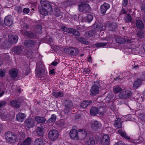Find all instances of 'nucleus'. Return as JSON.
<instances>
[{
  "label": "nucleus",
  "instance_id": "nucleus-35",
  "mask_svg": "<svg viewBox=\"0 0 145 145\" xmlns=\"http://www.w3.org/2000/svg\"><path fill=\"white\" fill-rule=\"evenodd\" d=\"M36 44V42L33 40H25L24 43V45H33Z\"/></svg>",
  "mask_w": 145,
  "mask_h": 145
},
{
  "label": "nucleus",
  "instance_id": "nucleus-48",
  "mask_svg": "<svg viewBox=\"0 0 145 145\" xmlns=\"http://www.w3.org/2000/svg\"><path fill=\"white\" fill-rule=\"evenodd\" d=\"M95 141L94 138H90L87 141V144L88 145H93L95 144Z\"/></svg>",
  "mask_w": 145,
  "mask_h": 145
},
{
  "label": "nucleus",
  "instance_id": "nucleus-22",
  "mask_svg": "<svg viewBox=\"0 0 145 145\" xmlns=\"http://www.w3.org/2000/svg\"><path fill=\"white\" fill-rule=\"evenodd\" d=\"M10 104L11 106L16 108H18L20 106V103L17 100L11 101Z\"/></svg>",
  "mask_w": 145,
  "mask_h": 145
},
{
  "label": "nucleus",
  "instance_id": "nucleus-56",
  "mask_svg": "<svg viewBox=\"0 0 145 145\" xmlns=\"http://www.w3.org/2000/svg\"><path fill=\"white\" fill-rule=\"evenodd\" d=\"M15 9L18 13H20L22 12V8L20 7H17L15 8Z\"/></svg>",
  "mask_w": 145,
  "mask_h": 145
},
{
  "label": "nucleus",
  "instance_id": "nucleus-57",
  "mask_svg": "<svg viewBox=\"0 0 145 145\" xmlns=\"http://www.w3.org/2000/svg\"><path fill=\"white\" fill-rule=\"evenodd\" d=\"M137 36L140 38H143L144 37L143 33L141 31H139L137 33Z\"/></svg>",
  "mask_w": 145,
  "mask_h": 145
},
{
  "label": "nucleus",
  "instance_id": "nucleus-5",
  "mask_svg": "<svg viewBox=\"0 0 145 145\" xmlns=\"http://www.w3.org/2000/svg\"><path fill=\"white\" fill-rule=\"evenodd\" d=\"M59 136L58 131L55 129L50 131L48 134L49 139L51 141H54L56 140Z\"/></svg>",
  "mask_w": 145,
  "mask_h": 145
},
{
  "label": "nucleus",
  "instance_id": "nucleus-25",
  "mask_svg": "<svg viewBox=\"0 0 145 145\" xmlns=\"http://www.w3.org/2000/svg\"><path fill=\"white\" fill-rule=\"evenodd\" d=\"M24 47L23 46H17L14 48L13 51L15 53L20 54L22 52V51Z\"/></svg>",
  "mask_w": 145,
  "mask_h": 145
},
{
  "label": "nucleus",
  "instance_id": "nucleus-27",
  "mask_svg": "<svg viewBox=\"0 0 145 145\" xmlns=\"http://www.w3.org/2000/svg\"><path fill=\"white\" fill-rule=\"evenodd\" d=\"M92 103L91 101L86 100L83 101L80 104V106L82 108H85Z\"/></svg>",
  "mask_w": 145,
  "mask_h": 145
},
{
  "label": "nucleus",
  "instance_id": "nucleus-6",
  "mask_svg": "<svg viewBox=\"0 0 145 145\" xmlns=\"http://www.w3.org/2000/svg\"><path fill=\"white\" fill-rule=\"evenodd\" d=\"M35 123V121L33 119L28 118L25 121L24 125L27 128H31L34 127Z\"/></svg>",
  "mask_w": 145,
  "mask_h": 145
},
{
  "label": "nucleus",
  "instance_id": "nucleus-16",
  "mask_svg": "<svg viewBox=\"0 0 145 145\" xmlns=\"http://www.w3.org/2000/svg\"><path fill=\"white\" fill-rule=\"evenodd\" d=\"M135 25L137 29L139 30H142L144 28V25L142 21L140 20H136Z\"/></svg>",
  "mask_w": 145,
  "mask_h": 145
},
{
  "label": "nucleus",
  "instance_id": "nucleus-39",
  "mask_svg": "<svg viewBox=\"0 0 145 145\" xmlns=\"http://www.w3.org/2000/svg\"><path fill=\"white\" fill-rule=\"evenodd\" d=\"M52 95L56 98H59L62 97L63 95V93L61 91L54 92L52 93Z\"/></svg>",
  "mask_w": 145,
  "mask_h": 145
},
{
  "label": "nucleus",
  "instance_id": "nucleus-60",
  "mask_svg": "<svg viewBox=\"0 0 145 145\" xmlns=\"http://www.w3.org/2000/svg\"><path fill=\"white\" fill-rule=\"evenodd\" d=\"M115 145H126L124 142L122 141H120L116 143Z\"/></svg>",
  "mask_w": 145,
  "mask_h": 145
},
{
  "label": "nucleus",
  "instance_id": "nucleus-14",
  "mask_svg": "<svg viewBox=\"0 0 145 145\" xmlns=\"http://www.w3.org/2000/svg\"><path fill=\"white\" fill-rule=\"evenodd\" d=\"M92 30L95 33L97 31H100L103 30V25L101 24H94L92 26Z\"/></svg>",
  "mask_w": 145,
  "mask_h": 145
},
{
  "label": "nucleus",
  "instance_id": "nucleus-37",
  "mask_svg": "<svg viewBox=\"0 0 145 145\" xmlns=\"http://www.w3.org/2000/svg\"><path fill=\"white\" fill-rule=\"evenodd\" d=\"M44 143L43 139L42 138L36 139L34 142V145H44Z\"/></svg>",
  "mask_w": 145,
  "mask_h": 145
},
{
  "label": "nucleus",
  "instance_id": "nucleus-59",
  "mask_svg": "<svg viewBox=\"0 0 145 145\" xmlns=\"http://www.w3.org/2000/svg\"><path fill=\"white\" fill-rule=\"evenodd\" d=\"M23 11L24 13L28 14L29 12V8H25L23 9Z\"/></svg>",
  "mask_w": 145,
  "mask_h": 145
},
{
  "label": "nucleus",
  "instance_id": "nucleus-54",
  "mask_svg": "<svg viewBox=\"0 0 145 145\" xmlns=\"http://www.w3.org/2000/svg\"><path fill=\"white\" fill-rule=\"evenodd\" d=\"M25 71V74L26 75H27L30 72V70L29 67H28L26 68Z\"/></svg>",
  "mask_w": 145,
  "mask_h": 145
},
{
  "label": "nucleus",
  "instance_id": "nucleus-44",
  "mask_svg": "<svg viewBox=\"0 0 145 145\" xmlns=\"http://www.w3.org/2000/svg\"><path fill=\"white\" fill-rule=\"evenodd\" d=\"M54 14L56 16L59 17L61 15V12L60 9L56 8L54 10Z\"/></svg>",
  "mask_w": 145,
  "mask_h": 145
},
{
  "label": "nucleus",
  "instance_id": "nucleus-42",
  "mask_svg": "<svg viewBox=\"0 0 145 145\" xmlns=\"http://www.w3.org/2000/svg\"><path fill=\"white\" fill-rule=\"evenodd\" d=\"M124 20L126 23L131 22L132 18L129 14H128L125 16Z\"/></svg>",
  "mask_w": 145,
  "mask_h": 145
},
{
  "label": "nucleus",
  "instance_id": "nucleus-53",
  "mask_svg": "<svg viewBox=\"0 0 145 145\" xmlns=\"http://www.w3.org/2000/svg\"><path fill=\"white\" fill-rule=\"evenodd\" d=\"M6 104V102L5 101L0 102V109L4 107Z\"/></svg>",
  "mask_w": 145,
  "mask_h": 145
},
{
  "label": "nucleus",
  "instance_id": "nucleus-15",
  "mask_svg": "<svg viewBox=\"0 0 145 145\" xmlns=\"http://www.w3.org/2000/svg\"><path fill=\"white\" fill-rule=\"evenodd\" d=\"M101 123L98 121H95L91 123V128L94 131H96L100 128Z\"/></svg>",
  "mask_w": 145,
  "mask_h": 145
},
{
  "label": "nucleus",
  "instance_id": "nucleus-1",
  "mask_svg": "<svg viewBox=\"0 0 145 145\" xmlns=\"http://www.w3.org/2000/svg\"><path fill=\"white\" fill-rule=\"evenodd\" d=\"M41 6H39L38 8L40 13L42 15L46 16L51 14L52 8L51 5L47 1H41Z\"/></svg>",
  "mask_w": 145,
  "mask_h": 145
},
{
  "label": "nucleus",
  "instance_id": "nucleus-26",
  "mask_svg": "<svg viewBox=\"0 0 145 145\" xmlns=\"http://www.w3.org/2000/svg\"><path fill=\"white\" fill-rule=\"evenodd\" d=\"M32 141V139L30 137H27L21 142L20 145H30Z\"/></svg>",
  "mask_w": 145,
  "mask_h": 145
},
{
  "label": "nucleus",
  "instance_id": "nucleus-30",
  "mask_svg": "<svg viewBox=\"0 0 145 145\" xmlns=\"http://www.w3.org/2000/svg\"><path fill=\"white\" fill-rule=\"evenodd\" d=\"M25 114H24L19 113L16 116L17 120L20 122H22L25 118Z\"/></svg>",
  "mask_w": 145,
  "mask_h": 145
},
{
  "label": "nucleus",
  "instance_id": "nucleus-2",
  "mask_svg": "<svg viewBox=\"0 0 145 145\" xmlns=\"http://www.w3.org/2000/svg\"><path fill=\"white\" fill-rule=\"evenodd\" d=\"M35 72L36 75L38 78L44 79L47 78V71L44 65L41 62H39L37 64Z\"/></svg>",
  "mask_w": 145,
  "mask_h": 145
},
{
  "label": "nucleus",
  "instance_id": "nucleus-47",
  "mask_svg": "<svg viewBox=\"0 0 145 145\" xmlns=\"http://www.w3.org/2000/svg\"><path fill=\"white\" fill-rule=\"evenodd\" d=\"M56 119V116L54 114L52 115L51 117L48 121V123H52L55 122Z\"/></svg>",
  "mask_w": 145,
  "mask_h": 145
},
{
  "label": "nucleus",
  "instance_id": "nucleus-9",
  "mask_svg": "<svg viewBox=\"0 0 145 145\" xmlns=\"http://www.w3.org/2000/svg\"><path fill=\"white\" fill-rule=\"evenodd\" d=\"M100 85L99 84L98 85L96 84L93 85L91 88L90 95L92 96H95L97 94L99 91V88Z\"/></svg>",
  "mask_w": 145,
  "mask_h": 145
},
{
  "label": "nucleus",
  "instance_id": "nucleus-41",
  "mask_svg": "<svg viewBox=\"0 0 145 145\" xmlns=\"http://www.w3.org/2000/svg\"><path fill=\"white\" fill-rule=\"evenodd\" d=\"M118 133L120 134V135L122 137H124L127 140L130 139V137L127 136L126 135V133L124 132H123L121 130L119 129L118 131Z\"/></svg>",
  "mask_w": 145,
  "mask_h": 145
},
{
  "label": "nucleus",
  "instance_id": "nucleus-20",
  "mask_svg": "<svg viewBox=\"0 0 145 145\" xmlns=\"http://www.w3.org/2000/svg\"><path fill=\"white\" fill-rule=\"evenodd\" d=\"M116 42L119 44H123L125 42L131 43V40H127V41L123 38H121L120 36L118 37L115 39Z\"/></svg>",
  "mask_w": 145,
  "mask_h": 145
},
{
  "label": "nucleus",
  "instance_id": "nucleus-45",
  "mask_svg": "<svg viewBox=\"0 0 145 145\" xmlns=\"http://www.w3.org/2000/svg\"><path fill=\"white\" fill-rule=\"evenodd\" d=\"M0 116L2 120H7L8 119L7 118L8 116L7 115V114L4 112H1L0 113Z\"/></svg>",
  "mask_w": 145,
  "mask_h": 145
},
{
  "label": "nucleus",
  "instance_id": "nucleus-46",
  "mask_svg": "<svg viewBox=\"0 0 145 145\" xmlns=\"http://www.w3.org/2000/svg\"><path fill=\"white\" fill-rule=\"evenodd\" d=\"M114 95L112 92H110L105 98V100L106 101H110L113 97Z\"/></svg>",
  "mask_w": 145,
  "mask_h": 145
},
{
  "label": "nucleus",
  "instance_id": "nucleus-31",
  "mask_svg": "<svg viewBox=\"0 0 145 145\" xmlns=\"http://www.w3.org/2000/svg\"><path fill=\"white\" fill-rule=\"evenodd\" d=\"M117 27L116 23H110L108 26L106 27V28L109 31L114 30Z\"/></svg>",
  "mask_w": 145,
  "mask_h": 145
},
{
  "label": "nucleus",
  "instance_id": "nucleus-49",
  "mask_svg": "<svg viewBox=\"0 0 145 145\" xmlns=\"http://www.w3.org/2000/svg\"><path fill=\"white\" fill-rule=\"evenodd\" d=\"M113 89L114 92L116 93L119 92L122 90L121 87L118 86H114L113 87Z\"/></svg>",
  "mask_w": 145,
  "mask_h": 145
},
{
  "label": "nucleus",
  "instance_id": "nucleus-55",
  "mask_svg": "<svg viewBox=\"0 0 145 145\" xmlns=\"http://www.w3.org/2000/svg\"><path fill=\"white\" fill-rule=\"evenodd\" d=\"M62 30L65 32L68 33L69 28L65 26H62L61 28Z\"/></svg>",
  "mask_w": 145,
  "mask_h": 145
},
{
  "label": "nucleus",
  "instance_id": "nucleus-4",
  "mask_svg": "<svg viewBox=\"0 0 145 145\" xmlns=\"http://www.w3.org/2000/svg\"><path fill=\"white\" fill-rule=\"evenodd\" d=\"M65 53L69 54L70 55L76 56L78 54V49L75 47H69L64 49Z\"/></svg>",
  "mask_w": 145,
  "mask_h": 145
},
{
  "label": "nucleus",
  "instance_id": "nucleus-64",
  "mask_svg": "<svg viewBox=\"0 0 145 145\" xmlns=\"http://www.w3.org/2000/svg\"><path fill=\"white\" fill-rule=\"evenodd\" d=\"M141 78L143 80H145V72L141 76Z\"/></svg>",
  "mask_w": 145,
  "mask_h": 145
},
{
  "label": "nucleus",
  "instance_id": "nucleus-23",
  "mask_svg": "<svg viewBox=\"0 0 145 145\" xmlns=\"http://www.w3.org/2000/svg\"><path fill=\"white\" fill-rule=\"evenodd\" d=\"M99 112V109L97 108L95 106H92L90 109V113L91 115L94 116L98 113Z\"/></svg>",
  "mask_w": 145,
  "mask_h": 145
},
{
  "label": "nucleus",
  "instance_id": "nucleus-50",
  "mask_svg": "<svg viewBox=\"0 0 145 145\" xmlns=\"http://www.w3.org/2000/svg\"><path fill=\"white\" fill-rule=\"evenodd\" d=\"M99 113L100 115H103L105 112L106 110L104 107H101L99 109Z\"/></svg>",
  "mask_w": 145,
  "mask_h": 145
},
{
  "label": "nucleus",
  "instance_id": "nucleus-7",
  "mask_svg": "<svg viewBox=\"0 0 145 145\" xmlns=\"http://www.w3.org/2000/svg\"><path fill=\"white\" fill-rule=\"evenodd\" d=\"M64 104L65 106L64 110V112L65 113H68L72 107L73 103L71 100H67L65 101Z\"/></svg>",
  "mask_w": 145,
  "mask_h": 145
},
{
  "label": "nucleus",
  "instance_id": "nucleus-62",
  "mask_svg": "<svg viewBox=\"0 0 145 145\" xmlns=\"http://www.w3.org/2000/svg\"><path fill=\"white\" fill-rule=\"evenodd\" d=\"M57 49L59 48L58 46H52V48L55 51H57V50L56 48Z\"/></svg>",
  "mask_w": 145,
  "mask_h": 145
},
{
  "label": "nucleus",
  "instance_id": "nucleus-38",
  "mask_svg": "<svg viewBox=\"0 0 145 145\" xmlns=\"http://www.w3.org/2000/svg\"><path fill=\"white\" fill-rule=\"evenodd\" d=\"M35 119L37 122L42 123H44L46 121V120L44 117L38 116H36Z\"/></svg>",
  "mask_w": 145,
  "mask_h": 145
},
{
  "label": "nucleus",
  "instance_id": "nucleus-43",
  "mask_svg": "<svg viewBox=\"0 0 145 145\" xmlns=\"http://www.w3.org/2000/svg\"><path fill=\"white\" fill-rule=\"evenodd\" d=\"M57 124L60 127H61L63 129L65 127V121L63 119H61L57 122Z\"/></svg>",
  "mask_w": 145,
  "mask_h": 145
},
{
  "label": "nucleus",
  "instance_id": "nucleus-8",
  "mask_svg": "<svg viewBox=\"0 0 145 145\" xmlns=\"http://www.w3.org/2000/svg\"><path fill=\"white\" fill-rule=\"evenodd\" d=\"M80 11L83 13H86L89 11L90 7L88 4H83L78 5Z\"/></svg>",
  "mask_w": 145,
  "mask_h": 145
},
{
  "label": "nucleus",
  "instance_id": "nucleus-3",
  "mask_svg": "<svg viewBox=\"0 0 145 145\" xmlns=\"http://www.w3.org/2000/svg\"><path fill=\"white\" fill-rule=\"evenodd\" d=\"M17 133L14 134L10 132H8L5 133V137L8 141L10 143H14L18 141L17 139Z\"/></svg>",
  "mask_w": 145,
  "mask_h": 145
},
{
  "label": "nucleus",
  "instance_id": "nucleus-63",
  "mask_svg": "<svg viewBox=\"0 0 145 145\" xmlns=\"http://www.w3.org/2000/svg\"><path fill=\"white\" fill-rule=\"evenodd\" d=\"M141 10L142 12L145 13V4H144L142 5L141 7Z\"/></svg>",
  "mask_w": 145,
  "mask_h": 145
},
{
  "label": "nucleus",
  "instance_id": "nucleus-21",
  "mask_svg": "<svg viewBox=\"0 0 145 145\" xmlns=\"http://www.w3.org/2000/svg\"><path fill=\"white\" fill-rule=\"evenodd\" d=\"M9 73L11 77L13 79H14L18 76V71L16 69H13L10 70L9 71Z\"/></svg>",
  "mask_w": 145,
  "mask_h": 145
},
{
  "label": "nucleus",
  "instance_id": "nucleus-52",
  "mask_svg": "<svg viewBox=\"0 0 145 145\" xmlns=\"http://www.w3.org/2000/svg\"><path fill=\"white\" fill-rule=\"evenodd\" d=\"M93 17L92 15L88 14L87 17V20L88 22H90L93 19Z\"/></svg>",
  "mask_w": 145,
  "mask_h": 145
},
{
  "label": "nucleus",
  "instance_id": "nucleus-13",
  "mask_svg": "<svg viewBox=\"0 0 145 145\" xmlns=\"http://www.w3.org/2000/svg\"><path fill=\"white\" fill-rule=\"evenodd\" d=\"M70 136L72 139L78 140L79 138L78 132L75 129H72L70 131Z\"/></svg>",
  "mask_w": 145,
  "mask_h": 145
},
{
  "label": "nucleus",
  "instance_id": "nucleus-33",
  "mask_svg": "<svg viewBox=\"0 0 145 145\" xmlns=\"http://www.w3.org/2000/svg\"><path fill=\"white\" fill-rule=\"evenodd\" d=\"M76 39L82 44H84L86 45H88L89 44V42L87 41L85 39L82 38L80 37H77Z\"/></svg>",
  "mask_w": 145,
  "mask_h": 145
},
{
  "label": "nucleus",
  "instance_id": "nucleus-36",
  "mask_svg": "<svg viewBox=\"0 0 145 145\" xmlns=\"http://www.w3.org/2000/svg\"><path fill=\"white\" fill-rule=\"evenodd\" d=\"M23 34L26 36L31 38H33L35 36L34 33L31 31H25L23 33Z\"/></svg>",
  "mask_w": 145,
  "mask_h": 145
},
{
  "label": "nucleus",
  "instance_id": "nucleus-61",
  "mask_svg": "<svg viewBox=\"0 0 145 145\" xmlns=\"http://www.w3.org/2000/svg\"><path fill=\"white\" fill-rule=\"evenodd\" d=\"M128 0H123V5L125 7L127 4Z\"/></svg>",
  "mask_w": 145,
  "mask_h": 145
},
{
  "label": "nucleus",
  "instance_id": "nucleus-10",
  "mask_svg": "<svg viewBox=\"0 0 145 145\" xmlns=\"http://www.w3.org/2000/svg\"><path fill=\"white\" fill-rule=\"evenodd\" d=\"M13 18L10 15H8L6 16L4 19V22L6 25L10 26L13 23Z\"/></svg>",
  "mask_w": 145,
  "mask_h": 145
},
{
  "label": "nucleus",
  "instance_id": "nucleus-24",
  "mask_svg": "<svg viewBox=\"0 0 145 145\" xmlns=\"http://www.w3.org/2000/svg\"><path fill=\"white\" fill-rule=\"evenodd\" d=\"M68 33L72 34L74 36H79L80 35V33L78 31L70 27L69 28Z\"/></svg>",
  "mask_w": 145,
  "mask_h": 145
},
{
  "label": "nucleus",
  "instance_id": "nucleus-17",
  "mask_svg": "<svg viewBox=\"0 0 145 145\" xmlns=\"http://www.w3.org/2000/svg\"><path fill=\"white\" fill-rule=\"evenodd\" d=\"M110 138L108 135H103L102 140V145H109Z\"/></svg>",
  "mask_w": 145,
  "mask_h": 145
},
{
  "label": "nucleus",
  "instance_id": "nucleus-34",
  "mask_svg": "<svg viewBox=\"0 0 145 145\" xmlns=\"http://www.w3.org/2000/svg\"><path fill=\"white\" fill-rule=\"evenodd\" d=\"M42 27L41 25H37L35 27V33L40 34L42 33Z\"/></svg>",
  "mask_w": 145,
  "mask_h": 145
},
{
  "label": "nucleus",
  "instance_id": "nucleus-29",
  "mask_svg": "<svg viewBox=\"0 0 145 145\" xmlns=\"http://www.w3.org/2000/svg\"><path fill=\"white\" fill-rule=\"evenodd\" d=\"M114 126L117 128H121V120L120 118H117L115 120L114 124Z\"/></svg>",
  "mask_w": 145,
  "mask_h": 145
},
{
  "label": "nucleus",
  "instance_id": "nucleus-58",
  "mask_svg": "<svg viewBox=\"0 0 145 145\" xmlns=\"http://www.w3.org/2000/svg\"><path fill=\"white\" fill-rule=\"evenodd\" d=\"M108 44V42H99L96 44L95 45H106Z\"/></svg>",
  "mask_w": 145,
  "mask_h": 145
},
{
  "label": "nucleus",
  "instance_id": "nucleus-12",
  "mask_svg": "<svg viewBox=\"0 0 145 145\" xmlns=\"http://www.w3.org/2000/svg\"><path fill=\"white\" fill-rule=\"evenodd\" d=\"M8 41L10 44H14L17 42L18 37L17 35L9 34L8 35Z\"/></svg>",
  "mask_w": 145,
  "mask_h": 145
},
{
  "label": "nucleus",
  "instance_id": "nucleus-11",
  "mask_svg": "<svg viewBox=\"0 0 145 145\" xmlns=\"http://www.w3.org/2000/svg\"><path fill=\"white\" fill-rule=\"evenodd\" d=\"M131 94V92L128 90L122 91L118 95V97L120 98L126 99L129 97Z\"/></svg>",
  "mask_w": 145,
  "mask_h": 145
},
{
  "label": "nucleus",
  "instance_id": "nucleus-40",
  "mask_svg": "<svg viewBox=\"0 0 145 145\" xmlns=\"http://www.w3.org/2000/svg\"><path fill=\"white\" fill-rule=\"evenodd\" d=\"M142 81L141 79H138L133 84V86L134 88L136 89L138 88L141 84Z\"/></svg>",
  "mask_w": 145,
  "mask_h": 145
},
{
  "label": "nucleus",
  "instance_id": "nucleus-32",
  "mask_svg": "<svg viewBox=\"0 0 145 145\" xmlns=\"http://www.w3.org/2000/svg\"><path fill=\"white\" fill-rule=\"evenodd\" d=\"M95 34V32L93 30H91L86 32L84 34V36L86 38H89L93 37Z\"/></svg>",
  "mask_w": 145,
  "mask_h": 145
},
{
  "label": "nucleus",
  "instance_id": "nucleus-51",
  "mask_svg": "<svg viewBox=\"0 0 145 145\" xmlns=\"http://www.w3.org/2000/svg\"><path fill=\"white\" fill-rule=\"evenodd\" d=\"M18 135H19L20 139L21 140H22L24 138L26 137V135L24 133L22 132V133H20L18 134Z\"/></svg>",
  "mask_w": 145,
  "mask_h": 145
},
{
  "label": "nucleus",
  "instance_id": "nucleus-18",
  "mask_svg": "<svg viewBox=\"0 0 145 145\" xmlns=\"http://www.w3.org/2000/svg\"><path fill=\"white\" fill-rule=\"evenodd\" d=\"M110 5L109 4L104 3L100 7V11L102 14H104L106 11L109 8Z\"/></svg>",
  "mask_w": 145,
  "mask_h": 145
},
{
  "label": "nucleus",
  "instance_id": "nucleus-19",
  "mask_svg": "<svg viewBox=\"0 0 145 145\" xmlns=\"http://www.w3.org/2000/svg\"><path fill=\"white\" fill-rule=\"evenodd\" d=\"M78 138L80 137L81 139H84L86 137L87 133L83 129H80L78 130Z\"/></svg>",
  "mask_w": 145,
  "mask_h": 145
},
{
  "label": "nucleus",
  "instance_id": "nucleus-28",
  "mask_svg": "<svg viewBox=\"0 0 145 145\" xmlns=\"http://www.w3.org/2000/svg\"><path fill=\"white\" fill-rule=\"evenodd\" d=\"M43 128L42 127H38L36 130L37 134L41 137H43L44 135Z\"/></svg>",
  "mask_w": 145,
  "mask_h": 145
}]
</instances>
